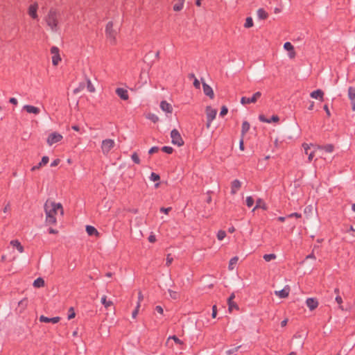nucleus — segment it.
<instances>
[{
  "label": "nucleus",
  "mask_w": 355,
  "mask_h": 355,
  "mask_svg": "<svg viewBox=\"0 0 355 355\" xmlns=\"http://www.w3.org/2000/svg\"><path fill=\"white\" fill-rule=\"evenodd\" d=\"M159 150V147L157 146H153L152 148H150L148 150V154L150 155H152L153 153H155L157 152H158Z\"/></svg>",
  "instance_id": "obj_48"
},
{
  "label": "nucleus",
  "mask_w": 355,
  "mask_h": 355,
  "mask_svg": "<svg viewBox=\"0 0 355 355\" xmlns=\"http://www.w3.org/2000/svg\"><path fill=\"white\" fill-rule=\"evenodd\" d=\"M59 51L60 50L57 46H52L51 48V53L53 54L52 63L54 66H57L59 62L61 60Z\"/></svg>",
  "instance_id": "obj_8"
},
{
  "label": "nucleus",
  "mask_w": 355,
  "mask_h": 355,
  "mask_svg": "<svg viewBox=\"0 0 355 355\" xmlns=\"http://www.w3.org/2000/svg\"><path fill=\"white\" fill-rule=\"evenodd\" d=\"M235 298V295L232 293L227 299L228 309L232 311L233 309H239V306L235 303L233 300Z\"/></svg>",
  "instance_id": "obj_14"
},
{
  "label": "nucleus",
  "mask_w": 355,
  "mask_h": 355,
  "mask_svg": "<svg viewBox=\"0 0 355 355\" xmlns=\"http://www.w3.org/2000/svg\"><path fill=\"white\" fill-rule=\"evenodd\" d=\"M148 241L150 242V243H154L156 241V237L155 235L153 234H150L149 236H148Z\"/></svg>",
  "instance_id": "obj_64"
},
{
  "label": "nucleus",
  "mask_w": 355,
  "mask_h": 355,
  "mask_svg": "<svg viewBox=\"0 0 355 355\" xmlns=\"http://www.w3.org/2000/svg\"><path fill=\"white\" fill-rule=\"evenodd\" d=\"M87 90L89 92H95V87L92 84V82H91V80L89 78L87 79Z\"/></svg>",
  "instance_id": "obj_36"
},
{
  "label": "nucleus",
  "mask_w": 355,
  "mask_h": 355,
  "mask_svg": "<svg viewBox=\"0 0 355 355\" xmlns=\"http://www.w3.org/2000/svg\"><path fill=\"white\" fill-rule=\"evenodd\" d=\"M310 96L311 98H313L318 99L320 101H324V98H323L324 92L320 89H318L314 90L312 92H311Z\"/></svg>",
  "instance_id": "obj_12"
},
{
  "label": "nucleus",
  "mask_w": 355,
  "mask_h": 355,
  "mask_svg": "<svg viewBox=\"0 0 355 355\" xmlns=\"http://www.w3.org/2000/svg\"><path fill=\"white\" fill-rule=\"evenodd\" d=\"M131 158L132 159V161L137 164H140V159L139 157V155H137V153L136 152L133 153L132 156H131Z\"/></svg>",
  "instance_id": "obj_38"
},
{
  "label": "nucleus",
  "mask_w": 355,
  "mask_h": 355,
  "mask_svg": "<svg viewBox=\"0 0 355 355\" xmlns=\"http://www.w3.org/2000/svg\"><path fill=\"white\" fill-rule=\"evenodd\" d=\"M257 13L259 19L264 20L268 17V12L263 8H259Z\"/></svg>",
  "instance_id": "obj_22"
},
{
  "label": "nucleus",
  "mask_w": 355,
  "mask_h": 355,
  "mask_svg": "<svg viewBox=\"0 0 355 355\" xmlns=\"http://www.w3.org/2000/svg\"><path fill=\"white\" fill-rule=\"evenodd\" d=\"M239 261V257L235 256L232 257L229 262L228 268L230 270H232L234 268V266Z\"/></svg>",
  "instance_id": "obj_26"
},
{
  "label": "nucleus",
  "mask_w": 355,
  "mask_h": 355,
  "mask_svg": "<svg viewBox=\"0 0 355 355\" xmlns=\"http://www.w3.org/2000/svg\"><path fill=\"white\" fill-rule=\"evenodd\" d=\"M160 108L167 113L173 112V107L170 103L166 102V101H162L160 103Z\"/></svg>",
  "instance_id": "obj_19"
},
{
  "label": "nucleus",
  "mask_w": 355,
  "mask_h": 355,
  "mask_svg": "<svg viewBox=\"0 0 355 355\" xmlns=\"http://www.w3.org/2000/svg\"><path fill=\"white\" fill-rule=\"evenodd\" d=\"M306 304L311 311H313L318 307V302L316 298L309 297L306 300Z\"/></svg>",
  "instance_id": "obj_9"
},
{
  "label": "nucleus",
  "mask_w": 355,
  "mask_h": 355,
  "mask_svg": "<svg viewBox=\"0 0 355 355\" xmlns=\"http://www.w3.org/2000/svg\"><path fill=\"white\" fill-rule=\"evenodd\" d=\"M42 166V164L40 162V163H38L37 165L33 166L31 168V171H36V170L40 169Z\"/></svg>",
  "instance_id": "obj_62"
},
{
  "label": "nucleus",
  "mask_w": 355,
  "mask_h": 355,
  "mask_svg": "<svg viewBox=\"0 0 355 355\" xmlns=\"http://www.w3.org/2000/svg\"><path fill=\"white\" fill-rule=\"evenodd\" d=\"M226 236V232L223 230H219L217 234V238L219 241H222Z\"/></svg>",
  "instance_id": "obj_42"
},
{
  "label": "nucleus",
  "mask_w": 355,
  "mask_h": 355,
  "mask_svg": "<svg viewBox=\"0 0 355 355\" xmlns=\"http://www.w3.org/2000/svg\"><path fill=\"white\" fill-rule=\"evenodd\" d=\"M86 232L89 236H99L98 230L92 225H86Z\"/></svg>",
  "instance_id": "obj_21"
},
{
  "label": "nucleus",
  "mask_w": 355,
  "mask_h": 355,
  "mask_svg": "<svg viewBox=\"0 0 355 355\" xmlns=\"http://www.w3.org/2000/svg\"><path fill=\"white\" fill-rule=\"evenodd\" d=\"M10 244L17 248V250L19 252H24V247L21 245V244L20 243V242L18 241V240H12L10 241Z\"/></svg>",
  "instance_id": "obj_24"
},
{
  "label": "nucleus",
  "mask_w": 355,
  "mask_h": 355,
  "mask_svg": "<svg viewBox=\"0 0 355 355\" xmlns=\"http://www.w3.org/2000/svg\"><path fill=\"white\" fill-rule=\"evenodd\" d=\"M259 207H261L264 210L267 209V206H266V203L261 198H259L257 200V205L254 207L253 211H254L256 209H257Z\"/></svg>",
  "instance_id": "obj_27"
},
{
  "label": "nucleus",
  "mask_w": 355,
  "mask_h": 355,
  "mask_svg": "<svg viewBox=\"0 0 355 355\" xmlns=\"http://www.w3.org/2000/svg\"><path fill=\"white\" fill-rule=\"evenodd\" d=\"M259 119L261 122L268 123H269V121H268L269 119L266 118L263 114H260L259 116Z\"/></svg>",
  "instance_id": "obj_52"
},
{
  "label": "nucleus",
  "mask_w": 355,
  "mask_h": 355,
  "mask_svg": "<svg viewBox=\"0 0 355 355\" xmlns=\"http://www.w3.org/2000/svg\"><path fill=\"white\" fill-rule=\"evenodd\" d=\"M254 200L252 196H248L246 198V205L248 207H251L254 205Z\"/></svg>",
  "instance_id": "obj_41"
},
{
  "label": "nucleus",
  "mask_w": 355,
  "mask_h": 355,
  "mask_svg": "<svg viewBox=\"0 0 355 355\" xmlns=\"http://www.w3.org/2000/svg\"><path fill=\"white\" fill-rule=\"evenodd\" d=\"M323 108H324V110L325 111V112H326V114H327V116L328 117H329V116H331V112H330V111H329V109L328 105H324V107H323Z\"/></svg>",
  "instance_id": "obj_60"
},
{
  "label": "nucleus",
  "mask_w": 355,
  "mask_h": 355,
  "mask_svg": "<svg viewBox=\"0 0 355 355\" xmlns=\"http://www.w3.org/2000/svg\"><path fill=\"white\" fill-rule=\"evenodd\" d=\"M58 12L54 8H51L46 18V24L53 31H57Z\"/></svg>",
  "instance_id": "obj_2"
},
{
  "label": "nucleus",
  "mask_w": 355,
  "mask_h": 355,
  "mask_svg": "<svg viewBox=\"0 0 355 355\" xmlns=\"http://www.w3.org/2000/svg\"><path fill=\"white\" fill-rule=\"evenodd\" d=\"M184 2L179 0V2L173 6V10L177 12L182 10L184 7Z\"/></svg>",
  "instance_id": "obj_31"
},
{
  "label": "nucleus",
  "mask_w": 355,
  "mask_h": 355,
  "mask_svg": "<svg viewBox=\"0 0 355 355\" xmlns=\"http://www.w3.org/2000/svg\"><path fill=\"white\" fill-rule=\"evenodd\" d=\"M171 209V207H161L160 211L164 213L165 214H168Z\"/></svg>",
  "instance_id": "obj_54"
},
{
  "label": "nucleus",
  "mask_w": 355,
  "mask_h": 355,
  "mask_svg": "<svg viewBox=\"0 0 355 355\" xmlns=\"http://www.w3.org/2000/svg\"><path fill=\"white\" fill-rule=\"evenodd\" d=\"M284 48L285 50H286L288 51H292L293 54L295 55V53L294 51V47L291 42H285L284 44Z\"/></svg>",
  "instance_id": "obj_29"
},
{
  "label": "nucleus",
  "mask_w": 355,
  "mask_h": 355,
  "mask_svg": "<svg viewBox=\"0 0 355 355\" xmlns=\"http://www.w3.org/2000/svg\"><path fill=\"white\" fill-rule=\"evenodd\" d=\"M106 36L110 40L112 44L115 43L116 32L113 29V22L109 21L105 27Z\"/></svg>",
  "instance_id": "obj_4"
},
{
  "label": "nucleus",
  "mask_w": 355,
  "mask_h": 355,
  "mask_svg": "<svg viewBox=\"0 0 355 355\" xmlns=\"http://www.w3.org/2000/svg\"><path fill=\"white\" fill-rule=\"evenodd\" d=\"M49 158L48 156H43L40 163L42 164V166H44L49 162Z\"/></svg>",
  "instance_id": "obj_51"
},
{
  "label": "nucleus",
  "mask_w": 355,
  "mask_h": 355,
  "mask_svg": "<svg viewBox=\"0 0 355 355\" xmlns=\"http://www.w3.org/2000/svg\"><path fill=\"white\" fill-rule=\"evenodd\" d=\"M228 112V109L226 106L223 105L222 106L221 109H220V116H225Z\"/></svg>",
  "instance_id": "obj_44"
},
{
  "label": "nucleus",
  "mask_w": 355,
  "mask_h": 355,
  "mask_svg": "<svg viewBox=\"0 0 355 355\" xmlns=\"http://www.w3.org/2000/svg\"><path fill=\"white\" fill-rule=\"evenodd\" d=\"M76 313L74 312L73 308L70 307L69 309V314H68V320H71L73 318H75Z\"/></svg>",
  "instance_id": "obj_43"
},
{
  "label": "nucleus",
  "mask_w": 355,
  "mask_h": 355,
  "mask_svg": "<svg viewBox=\"0 0 355 355\" xmlns=\"http://www.w3.org/2000/svg\"><path fill=\"white\" fill-rule=\"evenodd\" d=\"M216 114L217 110L216 109H213L211 106L206 107L207 119H209V121H213L216 118Z\"/></svg>",
  "instance_id": "obj_13"
},
{
  "label": "nucleus",
  "mask_w": 355,
  "mask_h": 355,
  "mask_svg": "<svg viewBox=\"0 0 355 355\" xmlns=\"http://www.w3.org/2000/svg\"><path fill=\"white\" fill-rule=\"evenodd\" d=\"M241 187V182L239 180L236 179L233 180L231 184V193L233 195L236 193Z\"/></svg>",
  "instance_id": "obj_16"
},
{
  "label": "nucleus",
  "mask_w": 355,
  "mask_h": 355,
  "mask_svg": "<svg viewBox=\"0 0 355 355\" xmlns=\"http://www.w3.org/2000/svg\"><path fill=\"white\" fill-rule=\"evenodd\" d=\"M171 143L178 146H182L184 144V140L179 131L173 129L171 131Z\"/></svg>",
  "instance_id": "obj_3"
},
{
  "label": "nucleus",
  "mask_w": 355,
  "mask_h": 355,
  "mask_svg": "<svg viewBox=\"0 0 355 355\" xmlns=\"http://www.w3.org/2000/svg\"><path fill=\"white\" fill-rule=\"evenodd\" d=\"M168 293H169V295H170V297L173 299H177L178 297V293L177 292L175 291H173L172 290H168Z\"/></svg>",
  "instance_id": "obj_53"
},
{
  "label": "nucleus",
  "mask_w": 355,
  "mask_h": 355,
  "mask_svg": "<svg viewBox=\"0 0 355 355\" xmlns=\"http://www.w3.org/2000/svg\"><path fill=\"white\" fill-rule=\"evenodd\" d=\"M101 303L104 305L105 308H108L109 306L113 304L112 301L107 300V297L105 295L101 297Z\"/></svg>",
  "instance_id": "obj_30"
},
{
  "label": "nucleus",
  "mask_w": 355,
  "mask_h": 355,
  "mask_svg": "<svg viewBox=\"0 0 355 355\" xmlns=\"http://www.w3.org/2000/svg\"><path fill=\"white\" fill-rule=\"evenodd\" d=\"M193 86L196 89H200V81L197 78H195V80H193Z\"/></svg>",
  "instance_id": "obj_58"
},
{
  "label": "nucleus",
  "mask_w": 355,
  "mask_h": 355,
  "mask_svg": "<svg viewBox=\"0 0 355 355\" xmlns=\"http://www.w3.org/2000/svg\"><path fill=\"white\" fill-rule=\"evenodd\" d=\"M348 97L351 101H355V88L349 87L348 88Z\"/></svg>",
  "instance_id": "obj_28"
},
{
  "label": "nucleus",
  "mask_w": 355,
  "mask_h": 355,
  "mask_svg": "<svg viewBox=\"0 0 355 355\" xmlns=\"http://www.w3.org/2000/svg\"><path fill=\"white\" fill-rule=\"evenodd\" d=\"M293 217H295L296 218H302V214L300 213L294 212V213H291V214L287 215V218H293Z\"/></svg>",
  "instance_id": "obj_46"
},
{
  "label": "nucleus",
  "mask_w": 355,
  "mask_h": 355,
  "mask_svg": "<svg viewBox=\"0 0 355 355\" xmlns=\"http://www.w3.org/2000/svg\"><path fill=\"white\" fill-rule=\"evenodd\" d=\"M60 159H55L51 163V166L55 167V166H58L60 164Z\"/></svg>",
  "instance_id": "obj_57"
},
{
  "label": "nucleus",
  "mask_w": 355,
  "mask_h": 355,
  "mask_svg": "<svg viewBox=\"0 0 355 355\" xmlns=\"http://www.w3.org/2000/svg\"><path fill=\"white\" fill-rule=\"evenodd\" d=\"M250 128V125L247 121H245L243 122L242 127H241V137H243L245 136V135L249 131Z\"/></svg>",
  "instance_id": "obj_23"
},
{
  "label": "nucleus",
  "mask_w": 355,
  "mask_h": 355,
  "mask_svg": "<svg viewBox=\"0 0 355 355\" xmlns=\"http://www.w3.org/2000/svg\"><path fill=\"white\" fill-rule=\"evenodd\" d=\"M115 92L122 100L125 101L129 98L128 91L123 88L118 87Z\"/></svg>",
  "instance_id": "obj_15"
},
{
  "label": "nucleus",
  "mask_w": 355,
  "mask_h": 355,
  "mask_svg": "<svg viewBox=\"0 0 355 355\" xmlns=\"http://www.w3.org/2000/svg\"><path fill=\"white\" fill-rule=\"evenodd\" d=\"M139 306H140L139 302H138L137 305L135 309L132 313V317L133 318H135L136 316L137 315Z\"/></svg>",
  "instance_id": "obj_47"
},
{
  "label": "nucleus",
  "mask_w": 355,
  "mask_h": 355,
  "mask_svg": "<svg viewBox=\"0 0 355 355\" xmlns=\"http://www.w3.org/2000/svg\"><path fill=\"white\" fill-rule=\"evenodd\" d=\"M302 146L304 149V153L305 154L308 155L309 153V150L310 149V146L309 144H306V143H304L302 144Z\"/></svg>",
  "instance_id": "obj_56"
},
{
  "label": "nucleus",
  "mask_w": 355,
  "mask_h": 355,
  "mask_svg": "<svg viewBox=\"0 0 355 355\" xmlns=\"http://www.w3.org/2000/svg\"><path fill=\"white\" fill-rule=\"evenodd\" d=\"M277 257L275 254H266L263 255V258L266 261H270L273 259H275Z\"/></svg>",
  "instance_id": "obj_34"
},
{
  "label": "nucleus",
  "mask_w": 355,
  "mask_h": 355,
  "mask_svg": "<svg viewBox=\"0 0 355 355\" xmlns=\"http://www.w3.org/2000/svg\"><path fill=\"white\" fill-rule=\"evenodd\" d=\"M279 118L277 115H272L269 119V123H270L272 122H277L279 121Z\"/></svg>",
  "instance_id": "obj_49"
},
{
  "label": "nucleus",
  "mask_w": 355,
  "mask_h": 355,
  "mask_svg": "<svg viewBox=\"0 0 355 355\" xmlns=\"http://www.w3.org/2000/svg\"><path fill=\"white\" fill-rule=\"evenodd\" d=\"M320 148L324 150L327 153H332L334 149V146L333 144H327Z\"/></svg>",
  "instance_id": "obj_32"
},
{
  "label": "nucleus",
  "mask_w": 355,
  "mask_h": 355,
  "mask_svg": "<svg viewBox=\"0 0 355 355\" xmlns=\"http://www.w3.org/2000/svg\"><path fill=\"white\" fill-rule=\"evenodd\" d=\"M84 87H85L84 83H80L78 87H77V88L73 89V94H78V92H80L84 88Z\"/></svg>",
  "instance_id": "obj_50"
},
{
  "label": "nucleus",
  "mask_w": 355,
  "mask_h": 355,
  "mask_svg": "<svg viewBox=\"0 0 355 355\" xmlns=\"http://www.w3.org/2000/svg\"><path fill=\"white\" fill-rule=\"evenodd\" d=\"M261 96V93L260 92H257L250 98L243 96L241 98V103L242 105H246V104H249V103H255Z\"/></svg>",
  "instance_id": "obj_5"
},
{
  "label": "nucleus",
  "mask_w": 355,
  "mask_h": 355,
  "mask_svg": "<svg viewBox=\"0 0 355 355\" xmlns=\"http://www.w3.org/2000/svg\"><path fill=\"white\" fill-rule=\"evenodd\" d=\"M42 166V164L40 162V163H38L37 165L33 166L31 168V171H36V170L40 169Z\"/></svg>",
  "instance_id": "obj_61"
},
{
  "label": "nucleus",
  "mask_w": 355,
  "mask_h": 355,
  "mask_svg": "<svg viewBox=\"0 0 355 355\" xmlns=\"http://www.w3.org/2000/svg\"><path fill=\"white\" fill-rule=\"evenodd\" d=\"M114 146V141L111 139H107L102 141V152L103 154H107Z\"/></svg>",
  "instance_id": "obj_6"
},
{
  "label": "nucleus",
  "mask_w": 355,
  "mask_h": 355,
  "mask_svg": "<svg viewBox=\"0 0 355 355\" xmlns=\"http://www.w3.org/2000/svg\"><path fill=\"white\" fill-rule=\"evenodd\" d=\"M39 320L41 322H45V323L51 322L53 324H55V323H58L60 320V318L58 316L53 317V318H48V317H46L42 315L40 317Z\"/></svg>",
  "instance_id": "obj_11"
},
{
  "label": "nucleus",
  "mask_w": 355,
  "mask_h": 355,
  "mask_svg": "<svg viewBox=\"0 0 355 355\" xmlns=\"http://www.w3.org/2000/svg\"><path fill=\"white\" fill-rule=\"evenodd\" d=\"M147 118L153 123H157L159 121V117L156 114L152 113L148 114Z\"/></svg>",
  "instance_id": "obj_35"
},
{
  "label": "nucleus",
  "mask_w": 355,
  "mask_h": 355,
  "mask_svg": "<svg viewBox=\"0 0 355 355\" xmlns=\"http://www.w3.org/2000/svg\"><path fill=\"white\" fill-rule=\"evenodd\" d=\"M253 20H252V18L251 17H248L245 19V23L244 24V27L246 28H251L252 26H253Z\"/></svg>",
  "instance_id": "obj_33"
},
{
  "label": "nucleus",
  "mask_w": 355,
  "mask_h": 355,
  "mask_svg": "<svg viewBox=\"0 0 355 355\" xmlns=\"http://www.w3.org/2000/svg\"><path fill=\"white\" fill-rule=\"evenodd\" d=\"M240 347H241V345L238 346V347H233L232 349H228L226 352V353L228 355H232V354H234L235 352H236Z\"/></svg>",
  "instance_id": "obj_45"
},
{
  "label": "nucleus",
  "mask_w": 355,
  "mask_h": 355,
  "mask_svg": "<svg viewBox=\"0 0 355 355\" xmlns=\"http://www.w3.org/2000/svg\"><path fill=\"white\" fill-rule=\"evenodd\" d=\"M172 339L174 340V342L178 345H183L184 343L182 340L179 339L175 335L170 336L168 338V340Z\"/></svg>",
  "instance_id": "obj_37"
},
{
  "label": "nucleus",
  "mask_w": 355,
  "mask_h": 355,
  "mask_svg": "<svg viewBox=\"0 0 355 355\" xmlns=\"http://www.w3.org/2000/svg\"><path fill=\"white\" fill-rule=\"evenodd\" d=\"M150 179L153 182H157L160 180V176L159 174L152 172L150 176Z\"/></svg>",
  "instance_id": "obj_39"
},
{
  "label": "nucleus",
  "mask_w": 355,
  "mask_h": 355,
  "mask_svg": "<svg viewBox=\"0 0 355 355\" xmlns=\"http://www.w3.org/2000/svg\"><path fill=\"white\" fill-rule=\"evenodd\" d=\"M44 211L46 213V222L48 224H55L56 218L55 214L58 210H60L61 214H63V208L61 203H56L55 202L46 201L44 204Z\"/></svg>",
  "instance_id": "obj_1"
},
{
  "label": "nucleus",
  "mask_w": 355,
  "mask_h": 355,
  "mask_svg": "<svg viewBox=\"0 0 355 355\" xmlns=\"http://www.w3.org/2000/svg\"><path fill=\"white\" fill-rule=\"evenodd\" d=\"M202 88L204 94L209 96L211 99H213L214 97V93L212 88L205 82H202Z\"/></svg>",
  "instance_id": "obj_10"
},
{
  "label": "nucleus",
  "mask_w": 355,
  "mask_h": 355,
  "mask_svg": "<svg viewBox=\"0 0 355 355\" xmlns=\"http://www.w3.org/2000/svg\"><path fill=\"white\" fill-rule=\"evenodd\" d=\"M37 8H38V5L37 3H35L34 4H31L28 8V15L33 19L37 18Z\"/></svg>",
  "instance_id": "obj_18"
},
{
  "label": "nucleus",
  "mask_w": 355,
  "mask_h": 355,
  "mask_svg": "<svg viewBox=\"0 0 355 355\" xmlns=\"http://www.w3.org/2000/svg\"><path fill=\"white\" fill-rule=\"evenodd\" d=\"M217 315V308H216V305H214L212 306V313H211V316L213 318H215Z\"/></svg>",
  "instance_id": "obj_55"
},
{
  "label": "nucleus",
  "mask_w": 355,
  "mask_h": 355,
  "mask_svg": "<svg viewBox=\"0 0 355 355\" xmlns=\"http://www.w3.org/2000/svg\"><path fill=\"white\" fill-rule=\"evenodd\" d=\"M23 109L25 110L28 113L38 114L40 112V109L33 105H26L24 106Z\"/></svg>",
  "instance_id": "obj_20"
},
{
  "label": "nucleus",
  "mask_w": 355,
  "mask_h": 355,
  "mask_svg": "<svg viewBox=\"0 0 355 355\" xmlns=\"http://www.w3.org/2000/svg\"><path fill=\"white\" fill-rule=\"evenodd\" d=\"M33 285L35 288L43 287L44 286V280L42 277H38L33 282Z\"/></svg>",
  "instance_id": "obj_25"
},
{
  "label": "nucleus",
  "mask_w": 355,
  "mask_h": 355,
  "mask_svg": "<svg viewBox=\"0 0 355 355\" xmlns=\"http://www.w3.org/2000/svg\"><path fill=\"white\" fill-rule=\"evenodd\" d=\"M162 150L167 154H171L173 152V148L171 146H164L162 148Z\"/></svg>",
  "instance_id": "obj_40"
},
{
  "label": "nucleus",
  "mask_w": 355,
  "mask_h": 355,
  "mask_svg": "<svg viewBox=\"0 0 355 355\" xmlns=\"http://www.w3.org/2000/svg\"><path fill=\"white\" fill-rule=\"evenodd\" d=\"M42 166V164L40 162V163H38L37 165L33 166L31 168V171H36V170L40 169Z\"/></svg>",
  "instance_id": "obj_63"
},
{
  "label": "nucleus",
  "mask_w": 355,
  "mask_h": 355,
  "mask_svg": "<svg viewBox=\"0 0 355 355\" xmlns=\"http://www.w3.org/2000/svg\"><path fill=\"white\" fill-rule=\"evenodd\" d=\"M62 139V136L60 134H59L56 132H54L51 133L49 135L46 141L49 146H51L55 143L60 141Z\"/></svg>",
  "instance_id": "obj_7"
},
{
  "label": "nucleus",
  "mask_w": 355,
  "mask_h": 355,
  "mask_svg": "<svg viewBox=\"0 0 355 355\" xmlns=\"http://www.w3.org/2000/svg\"><path fill=\"white\" fill-rule=\"evenodd\" d=\"M27 303H28V300L26 299H24L22 300H21L19 302V306H26L27 305Z\"/></svg>",
  "instance_id": "obj_59"
},
{
  "label": "nucleus",
  "mask_w": 355,
  "mask_h": 355,
  "mask_svg": "<svg viewBox=\"0 0 355 355\" xmlns=\"http://www.w3.org/2000/svg\"><path fill=\"white\" fill-rule=\"evenodd\" d=\"M290 292V287L288 286H286L283 289L275 291V294L279 296L280 298H285L288 296Z\"/></svg>",
  "instance_id": "obj_17"
}]
</instances>
